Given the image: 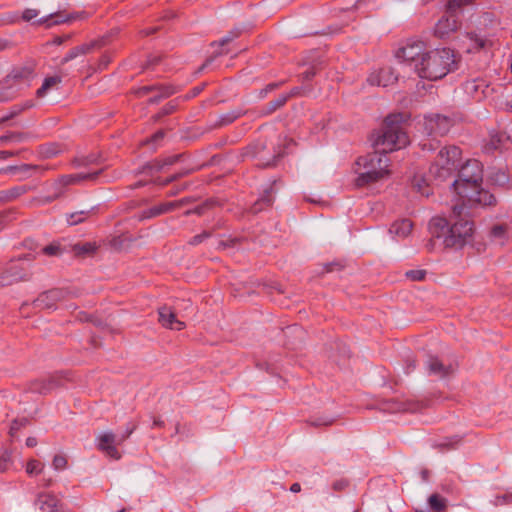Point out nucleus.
<instances>
[{
  "instance_id": "obj_48",
  "label": "nucleus",
  "mask_w": 512,
  "mask_h": 512,
  "mask_svg": "<svg viewBox=\"0 0 512 512\" xmlns=\"http://www.w3.org/2000/svg\"><path fill=\"white\" fill-rule=\"evenodd\" d=\"M173 93V91L169 88H166L164 89L163 93L161 94V96L159 97H153L150 99V102L152 103H155V102H158L160 100V98H163V97H168L169 95H171Z\"/></svg>"
},
{
  "instance_id": "obj_59",
  "label": "nucleus",
  "mask_w": 512,
  "mask_h": 512,
  "mask_svg": "<svg viewBox=\"0 0 512 512\" xmlns=\"http://www.w3.org/2000/svg\"><path fill=\"white\" fill-rule=\"evenodd\" d=\"M53 479L52 478H43L41 486L44 488H48L52 485Z\"/></svg>"
},
{
  "instance_id": "obj_24",
  "label": "nucleus",
  "mask_w": 512,
  "mask_h": 512,
  "mask_svg": "<svg viewBox=\"0 0 512 512\" xmlns=\"http://www.w3.org/2000/svg\"><path fill=\"white\" fill-rule=\"evenodd\" d=\"M412 227L413 224L409 219H402L394 222L391 225L389 232L396 237L405 238L411 233Z\"/></svg>"
},
{
  "instance_id": "obj_26",
  "label": "nucleus",
  "mask_w": 512,
  "mask_h": 512,
  "mask_svg": "<svg viewBox=\"0 0 512 512\" xmlns=\"http://www.w3.org/2000/svg\"><path fill=\"white\" fill-rule=\"evenodd\" d=\"M255 147L257 149L256 157H258L257 165L264 168L276 165L277 159L283 155L282 151H278L272 157L266 158L262 155V150L265 148L264 144L259 143Z\"/></svg>"
},
{
  "instance_id": "obj_47",
  "label": "nucleus",
  "mask_w": 512,
  "mask_h": 512,
  "mask_svg": "<svg viewBox=\"0 0 512 512\" xmlns=\"http://www.w3.org/2000/svg\"><path fill=\"white\" fill-rule=\"evenodd\" d=\"M175 104H173L172 102H169L167 103L161 110V113L163 115H168V114H171L174 110H175Z\"/></svg>"
},
{
  "instance_id": "obj_32",
  "label": "nucleus",
  "mask_w": 512,
  "mask_h": 512,
  "mask_svg": "<svg viewBox=\"0 0 512 512\" xmlns=\"http://www.w3.org/2000/svg\"><path fill=\"white\" fill-rule=\"evenodd\" d=\"M42 252L48 256H58L63 253V249L59 243L53 242L42 249Z\"/></svg>"
},
{
  "instance_id": "obj_39",
  "label": "nucleus",
  "mask_w": 512,
  "mask_h": 512,
  "mask_svg": "<svg viewBox=\"0 0 512 512\" xmlns=\"http://www.w3.org/2000/svg\"><path fill=\"white\" fill-rule=\"evenodd\" d=\"M287 99H288L287 95H280L277 99L270 102V104H269L270 111L269 112H273V111L279 109L280 107H282L286 103Z\"/></svg>"
},
{
  "instance_id": "obj_53",
  "label": "nucleus",
  "mask_w": 512,
  "mask_h": 512,
  "mask_svg": "<svg viewBox=\"0 0 512 512\" xmlns=\"http://www.w3.org/2000/svg\"><path fill=\"white\" fill-rule=\"evenodd\" d=\"M347 486V482L344 481V480H341V481H337L333 484V488L335 490H342L344 489L345 487Z\"/></svg>"
},
{
  "instance_id": "obj_8",
  "label": "nucleus",
  "mask_w": 512,
  "mask_h": 512,
  "mask_svg": "<svg viewBox=\"0 0 512 512\" xmlns=\"http://www.w3.org/2000/svg\"><path fill=\"white\" fill-rule=\"evenodd\" d=\"M453 125L451 118L440 114H431L425 116L423 122L424 131L429 136H444Z\"/></svg>"
},
{
  "instance_id": "obj_13",
  "label": "nucleus",
  "mask_w": 512,
  "mask_h": 512,
  "mask_svg": "<svg viewBox=\"0 0 512 512\" xmlns=\"http://www.w3.org/2000/svg\"><path fill=\"white\" fill-rule=\"evenodd\" d=\"M35 504L42 512H65L61 501L52 493H39Z\"/></svg>"
},
{
  "instance_id": "obj_5",
  "label": "nucleus",
  "mask_w": 512,
  "mask_h": 512,
  "mask_svg": "<svg viewBox=\"0 0 512 512\" xmlns=\"http://www.w3.org/2000/svg\"><path fill=\"white\" fill-rule=\"evenodd\" d=\"M355 173L358 175L355 184L363 187L384 180L389 177V159L376 150L357 159Z\"/></svg>"
},
{
  "instance_id": "obj_36",
  "label": "nucleus",
  "mask_w": 512,
  "mask_h": 512,
  "mask_svg": "<svg viewBox=\"0 0 512 512\" xmlns=\"http://www.w3.org/2000/svg\"><path fill=\"white\" fill-rule=\"evenodd\" d=\"M179 159L178 155L169 156L163 159L162 161H155V166L157 170L163 169L165 166L173 165Z\"/></svg>"
},
{
  "instance_id": "obj_41",
  "label": "nucleus",
  "mask_w": 512,
  "mask_h": 512,
  "mask_svg": "<svg viewBox=\"0 0 512 512\" xmlns=\"http://www.w3.org/2000/svg\"><path fill=\"white\" fill-rule=\"evenodd\" d=\"M210 236H211V234L209 232L204 231V232H202V233H200L198 235L193 236L189 240L188 243L190 245L195 246V245H198V244L202 243L204 240L208 239Z\"/></svg>"
},
{
  "instance_id": "obj_56",
  "label": "nucleus",
  "mask_w": 512,
  "mask_h": 512,
  "mask_svg": "<svg viewBox=\"0 0 512 512\" xmlns=\"http://www.w3.org/2000/svg\"><path fill=\"white\" fill-rule=\"evenodd\" d=\"M26 445L27 447H35L37 445V439L35 437H28L26 439Z\"/></svg>"
},
{
  "instance_id": "obj_2",
  "label": "nucleus",
  "mask_w": 512,
  "mask_h": 512,
  "mask_svg": "<svg viewBox=\"0 0 512 512\" xmlns=\"http://www.w3.org/2000/svg\"><path fill=\"white\" fill-rule=\"evenodd\" d=\"M468 205L454 204L450 219L435 217L430 221L429 229L433 237L442 239L445 248L461 249L473 240L474 224L463 218L462 212Z\"/></svg>"
},
{
  "instance_id": "obj_51",
  "label": "nucleus",
  "mask_w": 512,
  "mask_h": 512,
  "mask_svg": "<svg viewBox=\"0 0 512 512\" xmlns=\"http://www.w3.org/2000/svg\"><path fill=\"white\" fill-rule=\"evenodd\" d=\"M279 86L277 83H270L268 84L263 90H261V95L265 96L268 92L273 91Z\"/></svg>"
},
{
  "instance_id": "obj_20",
  "label": "nucleus",
  "mask_w": 512,
  "mask_h": 512,
  "mask_svg": "<svg viewBox=\"0 0 512 512\" xmlns=\"http://www.w3.org/2000/svg\"><path fill=\"white\" fill-rule=\"evenodd\" d=\"M83 13L64 15L60 12L50 13L47 16L40 18L37 23L50 27L52 25L62 24L81 18Z\"/></svg>"
},
{
  "instance_id": "obj_58",
  "label": "nucleus",
  "mask_w": 512,
  "mask_h": 512,
  "mask_svg": "<svg viewBox=\"0 0 512 512\" xmlns=\"http://www.w3.org/2000/svg\"><path fill=\"white\" fill-rule=\"evenodd\" d=\"M25 191H26V189L24 187H16L12 190V195L19 196V195L23 194Z\"/></svg>"
},
{
  "instance_id": "obj_42",
  "label": "nucleus",
  "mask_w": 512,
  "mask_h": 512,
  "mask_svg": "<svg viewBox=\"0 0 512 512\" xmlns=\"http://www.w3.org/2000/svg\"><path fill=\"white\" fill-rule=\"evenodd\" d=\"M507 227L505 225H496L492 228L491 234L494 238H504L506 235Z\"/></svg>"
},
{
  "instance_id": "obj_64",
  "label": "nucleus",
  "mask_w": 512,
  "mask_h": 512,
  "mask_svg": "<svg viewBox=\"0 0 512 512\" xmlns=\"http://www.w3.org/2000/svg\"><path fill=\"white\" fill-rule=\"evenodd\" d=\"M180 175L179 174H176L172 177H169L167 178L164 182H163V185H167L169 184L170 182L174 181L175 179H177Z\"/></svg>"
},
{
  "instance_id": "obj_17",
  "label": "nucleus",
  "mask_w": 512,
  "mask_h": 512,
  "mask_svg": "<svg viewBox=\"0 0 512 512\" xmlns=\"http://www.w3.org/2000/svg\"><path fill=\"white\" fill-rule=\"evenodd\" d=\"M425 407L423 402L419 401H405L399 402L396 400L387 401L383 404V409L392 413L396 412H417Z\"/></svg>"
},
{
  "instance_id": "obj_6",
  "label": "nucleus",
  "mask_w": 512,
  "mask_h": 512,
  "mask_svg": "<svg viewBox=\"0 0 512 512\" xmlns=\"http://www.w3.org/2000/svg\"><path fill=\"white\" fill-rule=\"evenodd\" d=\"M461 150L455 145L441 148L429 172L435 178L445 180L451 176L459 166Z\"/></svg>"
},
{
  "instance_id": "obj_37",
  "label": "nucleus",
  "mask_w": 512,
  "mask_h": 512,
  "mask_svg": "<svg viewBox=\"0 0 512 512\" xmlns=\"http://www.w3.org/2000/svg\"><path fill=\"white\" fill-rule=\"evenodd\" d=\"M40 12L37 9L27 8L22 13V20L25 22H30L31 20L37 18Z\"/></svg>"
},
{
  "instance_id": "obj_23",
  "label": "nucleus",
  "mask_w": 512,
  "mask_h": 512,
  "mask_svg": "<svg viewBox=\"0 0 512 512\" xmlns=\"http://www.w3.org/2000/svg\"><path fill=\"white\" fill-rule=\"evenodd\" d=\"M97 213V207L93 206L89 209H82L66 215V221L69 225H77L83 223L91 216Z\"/></svg>"
},
{
  "instance_id": "obj_12",
  "label": "nucleus",
  "mask_w": 512,
  "mask_h": 512,
  "mask_svg": "<svg viewBox=\"0 0 512 512\" xmlns=\"http://www.w3.org/2000/svg\"><path fill=\"white\" fill-rule=\"evenodd\" d=\"M398 75L392 67H383L372 72L368 77V82L374 86L388 87L396 83Z\"/></svg>"
},
{
  "instance_id": "obj_46",
  "label": "nucleus",
  "mask_w": 512,
  "mask_h": 512,
  "mask_svg": "<svg viewBox=\"0 0 512 512\" xmlns=\"http://www.w3.org/2000/svg\"><path fill=\"white\" fill-rule=\"evenodd\" d=\"M459 442V439H457L456 441L452 442V441H444V442H441L439 444L436 445L437 448H439L440 450H443V449H450V448H453L454 444Z\"/></svg>"
},
{
  "instance_id": "obj_27",
  "label": "nucleus",
  "mask_w": 512,
  "mask_h": 512,
  "mask_svg": "<svg viewBox=\"0 0 512 512\" xmlns=\"http://www.w3.org/2000/svg\"><path fill=\"white\" fill-rule=\"evenodd\" d=\"M273 200L272 188L265 190L264 194L251 207V212L254 214L259 213L263 209L270 207Z\"/></svg>"
},
{
  "instance_id": "obj_22",
  "label": "nucleus",
  "mask_w": 512,
  "mask_h": 512,
  "mask_svg": "<svg viewBox=\"0 0 512 512\" xmlns=\"http://www.w3.org/2000/svg\"><path fill=\"white\" fill-rule=\"evenodd\" d=\"M33 70L29 67H21L13 69L12 72L7 76L4 87H11L12 90L17 92L14 88V82L18 80H28L31 78Z\"/></svg>"
},
{
  "instance_id": "obj_30",
  "label": "nucleus",
  "mask_w": 512,
  "mask_h": 512,
  "mask_svg": "<svg viewBox=\"0 0 512 512\" xmlns=\"http://www.w3.org/2000/svg\"><path fill=\"white\" fill-rule=\"evenodd\" d=\"M97 249V246L93 242L77 243L73 246V252L77 256H89L92 255Z\"/></svg>"
},
{
  "instance_id": "obj_45",
  "label": "nucleus",
  "mask_w": 512,
  "mask_h": 512,
  "mask_svg": "<svg viewBox=\"0 0 512 512\" xmlns=\"http://www.w3.org/2000/svg\"><path fill=\"white\" fill-rule=\"evenodd\" d=\"M316 75V70L314 67L307 68L306 71L302 73V77L304 80L309 81Z\"/></svg>"
},
{
  "instance_id": "obj_16",
  "label": "nucleus",
  "mask_w": 512,
  "mask_h": 512,
  "mask_svg": "<svg viewBox=\"0 0 512 512\" xmlns=\"http://www.w3.org/2000/svg\"><path fill=\"white\" fill-rule=\"evenodd\" d=\"M158 314L159 322L165 328L180 331L185 327L184 322L179 320L174 311L168 306L159 308Z\"/></svg>"
},
{
  "instance_id": "obj_9",
  "label": "nucleus",
  "mask_w": 512,
  "mask_h": 512,
  "mask_svg": "<svg viewBox=\"0 0 512 512\" xmlns=\"http://www.w3.org/2000/svg\"><path fill=\"white\" fill-rule=\"evenodd\" d=\"M68 293L65 289L54 288L41 293L33 304L39 309H52L59 301L65 299Z\"/></svg>"
},
{
  "instance_id": "obj_54",
  "label": "nucleus",
  "mask_w": 512,
  "mask_h": 512,
  "mask_svg": "<svg viewBox=\"0 0 512 512\" xmlns=\"http://www.w3.org/2000/svg\"><path fill=\"white\" fill-rule=\"evenodd\" d=\"M163 137H164V132L158 131L153 136H151L150 141L157 142V141L161 140Z\"/></svg>"
},
{
  "instance_id": "obj_3",
  "label": "nucleus",
  "mask_w": 512,
  "mask_h": 512,
  "mask_svg": "<svg viewBox=\"0 0 512 512\" xmlns=\"http://www.w3.org/2000/svg\"><path fill=\"white\" fill-rule=\"evenodd\" d=\"M483 168L480 161L469 159L459 169L458 179L452 187L458 196V201L464 205L472 206H493L496 198L489 191L481 188Z\"/></svg>"
},
{
  "instance_id": "obj_33",
  "label": "nucleus",
  "mask_w": 512,
  "mask_h": 512,
  "mask_svg": "<svg viewBox=\"0 0 512 512\" xmlns=\"http://www.w3.org/2000/svg\"><path fill=\"white\" fill-rule=\"evenodd\" d=\"M426 270L423 269H415V270H409L405 273V276L410 279L411 281H422L426 277Z\"/></svg>"
},
{
  "instance_id": "obj_15",
  "label": "nucleus",
  "mask_w": 512,
  "mask_h": 512,
  "mask_svg": "<svg viewBox=\"0 0 512 512\" xmlns=\"http://www.w3.org/2000/svg\"><path fill=\"white\" fill-rule=\"evenodd\" d=\"M426 367L430 375H435L441 379L448 377L455 371V367L452 364L445 365L435 356L428 357Z\"/></svg>"
},
{
  "instance_id": "obj_35",
  "label": "nucleus",
  "mask_w": 512,
  "mask_h": 512,
  "mask_svg": "<svg viewBox=\"0 0 512 512\" xmlns=\"http://www.w3.org/2000/svg\"><path fill=\"white\" fill-rule=\"evenodd\" d=\"M16 97V91L12 90L11 87L0 88V103L7 102Z\"/></svg>"
},
{
  "instance_id": "obj_49",
  "label": "nucleus",
  "mask_w": 512,
  "mask_h": 512,
  "mask_svg": "<svg viewBox=\"0 0 512 512\" xmlns=\"http://www.w3.org/2000/svg\"><path fill=\"white\" fill-rule=\"evenodd\" d=\"M495 182L499 185H504L506 182H507V176L505 173L501 172V173H497L496 174V178H495Z\"/></svg>"
},
{
  "instance_id": "obj_29",
  "label": "nucleus",
  "mask_w": 512,
  "mask_h": 512,
  "mask_svg": "<svg viewBox=\"0 0 512 512\" xmlns=\"http://www.w3.org/2000/svg\"><path fill=\"white\" fill-rule=\"evenodd\" d=\"M428 504L433 512H443L447 507V500L435 493L429 496Z\"/></svg>"
},
{
  "instance_id": "obj_62",
  "label": "nucleus",
  "mask_w": 512,
  "mask_h": 512,
  "mask_svg": "<svg viewBox=\"0 0 512 512\" xmlns=\"http://www.w3.org/2000/svg\"><path fill=\"white\" fill-rule=\"evenodd\" d=\"M421 146H422V149H423V150H426V149H428V150H433V149H434V146H433V144H432V143H426V142H424V143H422V144H421Z\"/></svg>"
},
{
  "instance_id": "obj_44",
  "label": "nucleus",
  "mask_w": 512,
  "mask_h": 512,
  "mask_svg": "<svg viewBox=\"0 0 512 512\" xmlns=\"http://www.w3.org/2000/svg\"><path fill=\"white\" fill-rule=\"evenodd\" d=\"M10 460L8 456H2L0 458V472H6L9 469Z\"/></svg>"
},
{
  "instance_id": "obj_7",
  "label": "nucleus",
  "mask_w": 512,
  "mask_h": 512,
  "mask_svg": "<svg viewBox=\"0 0 512 512\" xmlns=\"http://www.w3.org/2000/svg\"><path fill=\"white\" fill-rule=\"evenodd\" d=\"M134 427L127 430L126 434L121 438H117L116 435L110 431L101 433L96 438V446L98 450L103 452L107 457L113 460H119L121 454L118 451L116 445L121 444L126 438L133 432Z\"/></svg>"
},
{
  "instance_id": "obj_19",
  "label": "nucleus",
  "mask_w": 512,
  "mask_h": 512,
  "mask_svg": "<svg viewBox=\"0 0 512 512\" xmlns=\"http://www.w3.org/2000/svg\"><path fill=\"white\" fill-rule=\"evenodd\" d=\"M102 45L101 40H93L88 43L81 44L79 46H76L72 48L65 57L61 60V65L66 64L67 62L75 59L76 57L80 55H85L90 53L91 51L95 50L96 48H99Z\"/></svg>"
},
{
  "instance_id": "obj_52",
  "label": "nucleus",
  "mask_w": 512,
  "mask_h": 512,
  "mask_svg": "<svg viewBox=\"0 0 512 512\" xmlns=\"http://www.w3.org/2000/svg\"><path fill=\"white\" fill-rule=\"evenodd\" d=\"M26 138H27V136L24 135V134L12 133V140H11V142L19 143V142L24 141Z\"/></svg>"
},
{
  "instance_id": "obj_60",
  "label": "nucleus",
  "mask_w": 512,
  "mask_h": 512,
  "mask_svg": "<svg viewBox=\"0 0 512 512\" xmlns=\"http://www.w3.org/2000/svg\"><path fill=\"white\" fill-rule=\"evenodd\" d=\"M13 155H14V153L10 152V151H0V160H5L8 157H11Z\"/></svg>"
},
{
  "instance_id": "obj_11",
  "label": "nucleus",
  "mask_w": 512,
  "mask_h": 512,
  "mask_svg": "<svg viewBox=\"0 0 512 512\" xmlns=\"http://www.w3.org/2000/svg\"><path fill=\"white\" fill-rule=\"evenodd\" d=\"M186 202H187L186 200L182 199V200L169 201V202H165V203H160L158 205H154L150 208L143 210L139 215V219L145 220V219L158 217L160 215L166 214L168 212H171V211L181 207Z\"/></svg>"
},
{
  "instance_id": "obj_43",
  "label": "nucleus",
  "mask_w": 512,
  "mask_h": 512,
  "mask_svg": "<svg viewBox=\"0 0 512 512\" xmlns=\"http://www.w3.org/2000/svg\"><path fill=\"white\" fill-rule=\"evenodd\" d=\"M471 40L474 42V48L476 49H483L487 45V40L478 36L471 38Z\"/></svg>"
},
{
  "instance_id": "obj_61",
  "label": "nucleus",
  "mask_w": 512,
  "mask_h": 512,
  "mask_svg": "<svg viewBox=\"0 0 512 512\" xmlns=\"http://www.w3.org/2000/svg\"><path fill=\"white\" fill-rule=\"evenodd\" d=\"M290 491L293 493H298L301 491V485L299 483H293L290 487Z\"/></svg>"
},
{
  "instance_id": "obj_21",
  "label": "nucleus",
  "mask_w": 512,
  "mask_h": 512,
  "mask_svg": "<svg viewBox=\"0 0 512 512\" xmlns=\"http://www.w3.org/2000/svg\"><path fill=\"white\" fill-rule=\"evenodd\" d=\"M103 172V169H99L96 171L88 172V173H76L71 175H64L60 178V183L64 186L78 184L83 181H95L98 176Z\"/></svg>"
},
{
  "instance_id": "obj_31",
  "label": "nucleus",
  "mask_w": 512,
  "mask_h": 512,
  "mask_svg": "<svg viewBox=\"0 0 512 512\" xmlns=\"http://www.w3.org/2000/svg\"><path fill=\"white\" fill-rule=\"evenodd\" d=\"M43 468H44V465L40 461L31 459L30 461H28V463L26 465V472L29 475H34V474L37 475L42 472Z\"/></svg>"
},
{
  "instance_id": "obj_25",
  "label": "nucleus",
  "mask_w": 512,
  "mask_h": 512,
  "mask_svg": "<svg viewBox=\"0 0 512 512\" xmlns=\"http://www.w3.org/2000/svg\"><path fill=\"white\" fill-rule=\"evenodd\" d=\"M58 386V380L55 377H49L36 381L32 384L31 390L40 394H47Z\"/></svg>"
},
{
  "instance_id": "obj_40",
  "label": "nucleus",
  "mask_w": 512,
  "mask_h": 512,
  "mask_svg": "<svg viewBox=\"0 0 512 512\" xmlns=\"http://www.w3.org/2000/svg\"><path fill=\"white\" fill-rule=\"evenodd\" d=\"M466 0H450L447 4V12L446 14L455 15L457 9L462 7Z\"/></svg>"
},
{
  "instance_id": "obj_18",
  "label": "nucleus",
  "mask_w": 512,
  "mask_h": 512,
  "mask_svg": "<svg viewBox=\"0 0 512 512\" xmlns=\"http://www.w3.org/2000/svg\"><path fill=\"white\" fill-rule=\"evenodd\" d=\"M102 45L101 40H93L88 43L81 44L79 46H76L72 48L65 57L61 60V65L66 64L67 62L75 59L76 57L80 55H85L90 53L91 51L95 50L96 48H99Z\"/></svg>"
},
{
  "instance_id": "obj_63",
  "label": "nucleus",
  "mask_w": 512,
  "mask_h": 512,
  "mask_svg": "<svg viewBox=\"0 0 512 512\" xmlns=\"http://www.w3.org/2000/svg\"><path fill=\"white\" fill-rule=\"evenodd\" d=\"M12 140V134H9V135H4V136H1L0 137V141L2 142H11Z\"/></svg>"
},
{
  "instance_id": "obj_57",
  "label": "nucleus",
  "mask_w": 512,
  "mask_h": 512,
  "mask_svg": "<svg viewBox=\"0 0 512 512\" xmlns=\"http://www.w3.org/2000/svg\"><path fill=\"white\" fill-rule=\"evenodd\" d=\"M332 420H318L316 422H313L312 424L315 425V426H321V425H324V426H327V425H331L332 424Z\"/></svg>"
},
{
  "instance_id": "obj_38",
  "label": "nucleus",
  "mask_w": 512,
  "mask_h": 512,
  "mask_svg": "<svg viewBox=\"0 0 512 512\" xmlns=\"http://www.w3.org/2000/svg\"><path fill=\"white\" fill-rule=\"evenodd\" d=\"M240 35L239 30H233L230 31L226 36H224L219 42L218 45L221 47H224L225 45L232 42L234 39H236Z\"/></svg>"
},
{
  "instance_id": "obj_28",
  "label": "nucleus",
  "mask_w": 512,
  "mask_h": 512,
  "mask_svg": "<svg viewBox=\"0 0 512 512\" xmlns=\"http://www.w3.org/2000/svg\"><path fill=\"white\" fill-rule=\"evenodd\" d=\"M62 81V77L61 76H51V77H46L41 85V87L37 90L36 92V95L38 97H43L46 95V93L58 86Z\"/></svg>"
},
{
  "instance_id": "obj_1",
  "label": "nucleus",
  "mask_w": 512,
  "mask_h": 512,
  "mask_svg": "<svg viewBox=\"0 0 512 512\" xmlns=\"http://www.w3.org/2000/svg\"><path fill=\"white\" fill-rule=\"evenodd\" d=\"M396 57L408 64L422 79L437 81L458 67V58L450 48L427 50L426 44L419 40H409L398 49Z\"/></svg>"
},
{
  "instance_id": "obj_10",
  "label": "nucleus",
  "mask_w": 512,
  "mask_h": 512,
  "mask_svg": "<svg viewBox=\"0 0 512 512\" xmlns=\"http://www.w3.org/2000/svg\"><path fill=\"white\" fill-rule=\"evenodd\" d=\"M27 279L28 274L22 266V263L13 262L5 269L2 274H0V287L11 285L13 283Z\"/></svg>"
},
{
  "instance_id": "obj_14",
  "label": "nucleus",
  "mask_w": 512,
  "mask_h": 512,
  "mask_svg": "<svg viewBox=\"0 0 512 512\" xmlns=\"http://www.w3.org/2000/svg\"><path fill=\"white\" fill-rule=\"evenodd\" d=\"M458 28V20L455 15L445 14L443 15L435 25V35L439 38H445L452 32H455Z\"/></svg>"
},
{
  "instance_id": "obj_34",
  "label": "nucleus",
  "mask_w": 512,
  "mask_h": 512,
  "mask_svg": "<svg viewBox=\"0 0 512 512\" xmlns=\"http://www.w3.org/2000/svg\"><path fill=\"white\" fill-rule=\"evenodd\" d=\"M52 466L56 471L64 470L67 467V459L64 455H55L52 460Z\"/></svg>"
},
{
  "instance_id": "obj_55",
  "label": "nucleus",
  "mask_w": 512,
  "mask_h": 512,
  "mask_svg": "<svg viewBox=\"0 0 512 512\" xmlns=\"http://www.w3.org/2000/svg\"><path fill=\"white\" fill-rule=\"evenodd\" d=\"M110 63V58L107 55H103L100 59V67L105 68Z\"/></svg>"
},
{
  "instance_id": "obj_4",
  "label": "nucleus",
  "mask_w": 512,
  "mask_h": 512,
  "mask_svg": "<svg viewBox=\"0 0 512 512\" xmlns=\"http://www.w3.org/2000/svg\"><path fill=\"white\" fill-rule=\"evenodd\" d=\"M404 118L403 114H391L385 118L382 128L371 139L376 150L386 155L408 145L409 138L401 126Z\"/></svg>"
},
{
  "instance_id": "obj_50",
  "label": "nucleus",
  "mask_w": 512,
  "mask_h": 512,
  "mask_svg": "<svg viewBox=\"0 0 512 512\" xmlns=\"http://www.w3.org/2000/svg\"><path fill=\"white\" fill-rule=\"evenodd\" d=\"M33 106V103L31 101H28L25 106L21 107V108H17V107H14L12 112H11V116H15L17 114H19L22 110L26 109V108H29V107H32Z\"/></svg>"
}]
</instances>
